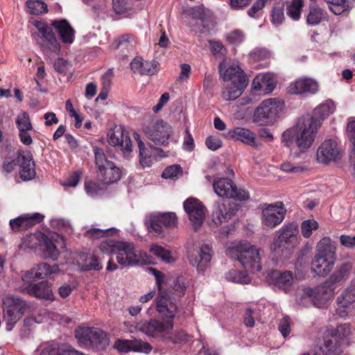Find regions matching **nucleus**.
I'll use <instances>...</instances> for the list:
<instances>
[{"instance_id": "nucleus-1", "label": "nucleus", "mask_w": 355, "mask_h": 355, "mask_svg": "<svg viewBox=\"0 0 355 355\" xmlns=\"http://www.w3.org/2000/svg\"><path fill=\"white\" fill-rule=\"evenodd\" d=\"M213 188L218 196L227 198L214 204L212 220L216 225H220L232 218L239 210V205L229 199L245 200L249 198V193L243 189H238L231 180L226 178L215 180Z\"/></svg>"}, {"instance_id": "nucleus-2", "label": "nucleus", "mask_w": 355, "mask_h": 355, "mask_svg": "<svg viewBox=\"0 0 355 355\" xmlns=\"http://www.w3.org/2000/svg\"><path fill=\"white\" fill-rule=\"evenodd\" d=\"M156 310L163 320L150 319L137 323L135 328L148 336L167 340L173 329V318L178 313L176 302L161 297L156 303Z\"/></svg>"}, {"instance_id": "nucleus-3", "label": "nucleus", "mask_w": 355, "mask_h": 355, "mask_svg": "<svg viewBox=\"0 0 355 355\" xmlns=\"http://www.w3.org/2000/svg\"><path fill=\"white\" fill-rule=\"evenodd\" d=\"M99 249L103 253L116 254L118 263L123 266L155 263L152 256L141 250H135V245L130 242L107 239L100 243Z\"/></svg>"}, {"instance_id": "nucleus-4", "label": "nucleus", "mask_w": 355, "mask_h": 355, "mask_svg": "<svg viewBox=\"0 0 355 355\" xmlns=\"http://www.w3.org/2000/svg\"><path fill=\"white\" fill-rule=\"evenodd\" d=\"M284 106V101L279 98L266 99L255 109L254 121L262 125H272L280 118Z\"/></svg>"}, {"instance_id": "nucleus-5", "label": "nucleus", "mask_w": 355, "mask_h": 355, "mask_svg": "<svg viewBox=\"0 0 355 355\" xmlns=\"http://www.w3.org/2000/svg\"><path fill=\"white\" fill-rule=\"evenodd\" d=\"M232 258L236 259L241 264L252 272L261 270L259 250L250 243H239L230 250Z\"/></svg>"}, {"instance_id": "nucleus-6", "label": "nucleus", "mask_w": 355, "mask_h": 355, "mask_svg": "<svg viewBox=\"0 0 355 355\" xmlns=\"http://www.w3.org/2000/svg\"><path fill=\"white\" fill-rule=\"evenodd\" d=\"M298 225L295 222L283 225L279 230V235L270 246L271 250L278 256L291 250L297 243Z\"/></svg>"}, {"instance_id": "nucleus-7", "label": "nucleus", "mask_w": 355, "mask_h": 355, "mask_svg": "<svg viewBox=\"0 0 355 355\" xmlns=\"http://www.w3.org/2000/svg\"><path fill=\"white\" fill-rule=\"evenodd\" d=\"M261 209V224L268 228H275L284 219L286 209L281 201L271 204L260 205Z\"/></svg>"}, {"instance_id": "nucleus-8", "label": "nucleus", "mask_w": 355, "mask_h": 355, "mask_svg": "<svg viewBox=\"0 0 355 355\" xmlns=\"http://www.w3.org/2000/svg\"><path fill=\"white\" fill-rule=\"evenodd\" d=\"M3 318L7 331H11L27 308L26 302L17 297H10L3 302Z\"/></svg>"}, {"instance_id": "nucleus-9", "label": "nucleus", "mask_w": 355, "mask_h": 355, "mask_svg": "<svg viewBox=\"0 0 355 355\" xmlns=\"http://www.w3.org/2000/svg\"><path fill=\"white\" fill-rule=\"evenodd\" d=\"M144 132L147 138L155 145L165 146L168 144L173 130L168 123L160 119L146 126Z\"/></svg>"}, {"instance_id": "nucleus-10", "label": "nucleus", "mask_w": 355, "mask_h": 355, "mask_svg": "<svg viewBox=\"0 0 355 355\" xmlns=\"http://www.w3.org/2000/svg\"><path fill=\"white\" fill-rule=\"evenodd\" d=\"M35 26L39 33L42 35L44 43L41 45V49L46 58L51 59L55 55H59L60 51V45L51 27L46 24L37 21Z\"/></svg>"}, {"instance_id": "nucleus-11", "label": "nucleus", "mask_w": 355, "mask_h": 355, "mask_svg": "<svg viewBox=\"0 0 355 355\" xmlns=\"http://www.w3.org/2000/svg\"><path fill=\"white\" fill-rule=\"evenodd\" d=\"M178 218L175 213L166 212L151 215L146 225L150 232L163 236L164 228H173L177 224Z\"/></svg>"}, {"instance_id": "nucleus-12", "label": "nucleus", "mask_w": 355, "mask_h": 355, "mask_svg": "<svg viewBox=\"0 0 355 355\" xmlns=\"http://www.w3.org/2000/svg\"><path fill=\"white\" fill-rule=\"evenodd\" d=\"M318 130L311 121L303 119L295 137V144L300 153H306L311 148Z\"/></svg>"}, {"instance_id": "nucleus-13", "label": "nucleus", "mask_w": 355, "mask_h": 355, "mask_svg": "<svg viewBox=\"0 0 355 355\" xmlns=\"http://www.w3.org/2000/svg\"><path fill=\"white\" fill-rule=\"evenodd\" d=\"M183 207L195 232H197L205 219L206 207L200 200L194 198H187L184 202Z\"/></svg>"}, {"instance_id": "nucleus-14", "label": "nucleus", "mask_w": 355, "mask_h": 355, "mask_svg": "<svg viewBox=\"0 0 355 355\" xmlns=\"http://www.w3.org/2000/svg\"><path fill=\"white\" fill-rule=\"evenodd\" d=\"M340 150L337 142L334 139L324 140L316 151L317 161L323 164H328L340 158Z\"/></svg>"}, {"instance_id": "nucleus-15", "label": "nucleus", "mask_w": 355, "mask_h": 355, "mask_svg": "<svg viewBox=\"0 0 355 355\" xmlns=\"http://www.w3.org/2000/svg\"><path fill=\"white\" fill-rule=\"evenodd\" d=\"M17 162L19 166V177L23 181L31 180L35 177V164L30 150H19Z\"/></svg>"}, {"instance_id": "nucleus-16", "label": "nucleus", "mask_w": 355, "mask_h": 355, "mask_svg": "<svg viewBox=\"0 0 355 355\" xmlns=\"http://www.w3.org/2000/svg\"><path fill=\"white\" fill-rule=\"evenodd\" d=\"M212 258V248L202 243L198 250H193L189 255L190 263L196 267L198 272L203 273Z\"/></svg>"}, {"instance_id": "nucleus-17", "label": "nucleus", "mask_w": 355, "mask_h": 355, "mask_svg": "<svg viewBox=\"0 0 355 355\" xmlns=\"http://www.w3.org/2000/svg\"><path fill=\"white\" fill-rule=\"evenodd\" d=\"M60 272L59 266L53 264L52 266L46 263H40L35 267L26 271L21 277L24 282L31 283L35 279H44L46 277L56 274Z\"/></svg>"}, {"instance_id": "nucleus-18", "label": "nucleus", "mask_w": 355, "mask_h": 355, "mask_svg": "<svg viewBox=\"0 0 355 355\" xmlns=\"http://www.w3.org/2000/svg\"><path fill=\"white\" fill-rule=\"evenodd\" d=\"M335 289L329 282L325 281L322 285L315 288H306L304 289V295L313 301L314 305L318 306L332 296Z\"/></svg>"}, {"instance_id": "nucleus-19", "label": "nucleus", "mask_w": 355, "mask_h": 355, "mask_svg": "<svg viewBox=\"0 0 355 355\" xmlns=\"http://www.w3.org/2000/svg\"><path fill=\"white\" fill-rule=\"evenodd\" d=\"M114 348L122 353L134 351L146 354H149L153 349L150 343L137 339H117L114 342Z\"/></svg>"}, {"instance_id": "nucleus-20", "label": "nucleus", "mask_w": 355, "mask_h": 355, "mask_svg": "<svg viewBox=\"0 0 355 355\" xmlns=\"http://www.w3.org/2000/svg\"><path fill=\"white\" fill-rule=\"evenodd\" d=\"M44 216L39 213L25 214L19 217L11 219L9 222L10 228L14 232L25 231L41 223Z\"/></svg>"}, {"instance_id": "nucleus-21", "label": "nucleus", "mask_w": 355, "mask_h": 355, "mask_svg": "<svg viewBox=\"0 0 355 355\" xmlns=\"http://www.w3.org/2000/svg\"><path fill=\"white\" fill-rule=\"evenodd\" d=\"M110 145L117 147L124 153L132 151V141L128 132L121 128L110 132L107 135Z\"/></svg>"}, {"instance_id": "nucleus-22", "label": "nucleus", "mask_w": 355, "mask_h": 355, "mask_svg": "<svg viewBox=\"0 0 355 355\" xmlns=\"http://www.w3.org/2000/svg\"><path fill=\"white\" fill-rule=\"evenodd\" d=\"M223 135L229 139L239 141L252 147L258 146L255 134L249 129L236 127L228 130Z\"/></svg>"}, {"instance_id": "nucleus-23", "label": "nucleus", "mask_w": 355, "mask_h": 355, "mask_svg": "<svg viewBox=\"0 0 355 355\" xmlns=\"http://www.w3.org/2000/svg\"><path fill=\"white\" fill-rule=\"evenodd\" d=\"M292 94H315L318 90V83L312 78H304L296 80L287 88Z\"/></svg>"}, {"instance_id": "nucleus-24", "label": "nucleus", "mask_w": 355, "mask_h": 355, "mask_svg": "<svg viewBox=\"0 0 355 355\" xmlns=\"http://www.w3.org/2000/svg\"><path fill=\"white\" fill-rule=\"evenodd\" d=\"M130 68L134 73L141 76H153L159 71L157 62L145 60L141 57L135 58L130 62Z\"/></svg>"}, {"instance_id": "nucleus-25", "label": "nucleus", "mask_w": 355, "mask_h": 355, "mask_svg": "<svg viewBox=\"0 0 355 355\" xmlns=\"http://www.w3.org/2000/svg\"><path fill=\"white\" fill-rule=\"evenodd\" d=\"M190 15L193 19H198L200 21L201 28L200 31L201 33L209 32L214 26V21L212 15L208 10L204 7L196 6L192 8L190 10Z\"/></svg>"}, {"instance_id": "nucleus-26", "label": "nucleus", "mask_w": 355, "mask_h": 355, "mask_svg": "<svg viewBox=\"0 0 355 355\" xmlns=\"http://www.w3.org/2000/svg\"><path fill=\"white\" fill-rule=\"evenodd\" d=\"M24 290L29 295L36 298L45 300L53 298L51 285L47 281H42L37 284L31 282Z\"/></svg>"}, {"instance_id": "nucleus-27", "label": "nucleus", "mask_w": 355, "mask_h": 355, "mask_svg": "<svg viewBox=\"0 0 355 355\" xmlns=\"http://www.w3.org/2000/svg\"><path fill=\"white\" fill-rule=\"evenodd\" d=\"M248 79L244 76L239 77L238 82H231L222 92V97L225 101H234L239 98L246 88Z\"/></svg>"}, {"instance_id": "nucleus-28", "label": "nucleus", "mask_w": 355, "mask_h": 355, "mask_svg": "<svg viewBox=\"0 0 355 355\" xmlns=\"http://www.w3.org/2000/svg\"><path fill=\"white\" fill-rule=\"evenodd\" d=\"M33 237L38 241L40 248L43 251L44 258L51 259L52 260L58 259L60 252L53 239H49L46 235L42 233L34 235Z\"/></svg>"}, {"instance_id": "nucleus-29", "label": "nucleus", "mask_w": 355, "mask_h": 355, "mask_svg": "<svg viewBox=\"0 0 355 355\" xmlns=\"http://www.w3.org/2000/svg\"><path fill=\"white\" fill-rule=\"evenodd\" d=\"M59 37L64 44H71L74 41L75 31L67 19L54 20L51 22Z\"/></svg>"}, {"instance_id": "nucleus-30", "label": "nucleus", "mask_w": 355, "mask_h": 355, "mask_svg": "<svg viewBox=\"0 0 355 355\" xmlns=\"http://www.w3.org/2000/svg\"><path fill=\"white\" fill-rule=\"evenodd\" d=\"M354 327L349 323H343L336 326V328L328 329L329 335L334 338V342H338L341 345V342H346L349 345V340L351 338Z\"/></svg>"}, {"instance_id": "nucleus-31", "label": "nucleus", "mask_w": 355, "mask_h": 355, "mask_svg": "<svg viewBox=\"0 0 355 355\" xmlns=\"http://www.w3.org/2000/svg\"><path fill=\"white\" fill-rule=\"evenodd\" d=\"M157 152L164 153L162 148L154 147L151 144L146 146L142 141H139V163L143 168L151 166L153 157L155 156Z\"/></svg>"}, {"instance_id": "nucleus-32", "label": "nucleus", "mask_w": 355, "mask_h": 355, "mask_svg": "<svg viewBox=\"0 0 355 355\" xmlns=\"http://www.w3.org/2000/svg\"><path fill=\"white\" fill-rule=\"evenodd\" d=\"M268 280L270 284L286 290L291 285L293 273L291 271L282 272L276 270H272L268 275Z\"/></svg>"}, {"instance_id": "nucleus-33", "label": "nucleus", "mask_w": 355, "mask_h": 355, "mask_svg": "<svg viewBox=\"0 0 355 355\" xmlns=\"http://www.w3.org/2000/svg\"><path fill=\"white\" fill-rule=\"evenodd\" d=\"M121 169L114 162L98 170V176L105 184L116 182L121 178Z\"/></svg>"}, {"instance_id": "nucleus-34", "label": "nucleus", "mask_w": 355, "mask_h": 355, "mask_svg": "<svg viewBox=\"0 0 355 355\" xmlns=\"http://www.w3.org/2000/svg\"><path fill=\"white\" fill-rule=\"evenodd\" d=\"M315 257L324 259L327 261H335V248L328 237L322 239L317 245Z\"/></svg>"}, {"instance_id": "nucleus-35", "label": "nucleus", "mask_w": 355, "mask_h": 355, "mask_svg": "<svg viewBox=\"0 0 355 355\" xmlns=\"http://www.w3.org/2000/svg\"><path fill=\"white\" fill-rule=\"evenodd\" d=\"M332 112V107L329 103H323L315 108L311 116H308L304 118V119L311 121L313 125L319 128L324 119Z\"/></svg>"}, {"instance_id": "nucleus-36", "label": "nucleus", "mask_w": 355, "mask_h": 355, "mask_svg": "<svg viewBox=\"0 0 355 355\" xmlns=\"http://www.w3.org/2000/svg\"><path fill=\"white\" fill-rule=\"evenodd\" d=\"M352 265L350 263H343L339 268L336 270L327 280L331 286L336 289L337 286L341 284L348 277L351 270Z\"/></svg>"}, {"instance_id": "nucleus-37", "label": "nucleus", "mask_w": 355, "mask_h": 355, "mask_svg": "<svg viewBox=\"0 0 355 355\" xmlns=\"http://www.w3.org/2000/svg\"><path fill=\"white\" fill-rule=\"evenodd\" d=\"M109 343L110 338L107 333L100 329L94 328L89 349L96 352L103 351Z\"/></svg>"}, {"instance_id": "nucleus-38", "label": "nucleus", "mask_w": 355, "mask_h": 355, "mask_svg": "<svg viewBox=\"0 0 355 355\" xmlns=\"http://www.w3.org/2000/svg\"><path fill=\"white\" fill-rule=\"evenodd\" d=\"M343 352L342 346L331 338H325L322 346L315 352V355H340Z\"/></svg>"}, {"instance_id": "nucleus-39", "label": "nucleus", "mask_w": 355, "mask_h": 355, "mask_svg": "<svg viewBox=\"0 0 355 355\" xmlns=\"http://www.w3.org/2000/svg\"><path fill=\"white\" fill-rule=\"evenodd\" d=\"M94 328L78 327L75 329L74 335L80 347L89 349Z\"/></svg>"}, {"instance_id": "nucleus-40", "label": "nucleus", "mask_w": 355, "mask_h": 355, "mask_svg": "<svg viewBox=\"0 0 355 355\" xmlns=\"http://www.w3.org/2000/svg\"><path fill=\"white\" fill-rule=\"evenodd\" d=\"M252 87L256 91L270 93L275 87V83L268 75L257 76L252 81Z\"/></svg>"}, {"instance_id": "nucleus-41", "label": "nucleus", "mask_w": 355, "mask_h": 355, "mask_svg": "<svg viewBox=\"0 0 355 355\" xmlns=\"http://www.w3.org/2000/svg\"><path fill=\"white\" fill-rule=\"evenodd\" d=\"M334 265V262L314 257L312 262V270L318 275L326 276L333 269Z\"/></svg>"}, {"instance_id": "nucleus-42", "label": "nucleus", "mask_w": 355, "mask_h": 355, "mask_svg": "<svg viewBox=\"0 0 355 355\" xmlns=\"http://www.w3.org/2000/svg\"><path fill=\"white\" fill-rule=\"evenodd\" d=\"M220 74H223V78L225 81L238 82L239 77L244 76L248 78L243 71L237 65H232L227 67L223 73L221 65L219 67Z\"/></svg>"}, {"instance_id": "nucleus-43", "label": "nucleus", "mask_w": 355, "mask_h": 355, "mask_svg": "<svg viewBox=\"0 0 355 355\" xmlns=\"http://www.w3.org/2000/svg\"><path fill=\"white\" fill-rule=\"evenodd\" d=\"M71 347L68 344H51L42 349L41 355H70Z\"/></svg>"}, {"instance_id": "nucleus-44", "label": "nucleus", "mask_w": 355, "mask_h": 355, "mask_svg": "<svg viewBox=\"0 0 355 355\" xmlns=\"http://www.w3.org/2000/svg\"><path fill=\"white\" fill-rule=\"evenodd\" d=\"M355 302V286H350L345 290L336 300L337 304L343 308H348Z\"/></svg>"}, {"instance_id": "nucleus-45", "label": "nucleus", "mask_w": 355, "mask_h": 355, "mask_svg": "<svg viewBox=\"0 0 355 355\" xmlns=\"http://www.w3.org/2000/svg\"><path fill=\"white\" fill-rule=\"evenodd\" d=\"M150 271L155 276L156 280V285L158 290V295L156 300V302L161 297H163L166 299H169L170 301L175 302V299L169 296L165 291L163 290L162 285L164 283V274L154 268H150Z\"/></svg>"}, {"instance_id": "nucleus-46", "label": "nucleus", "mask_w": 355, "mask_h": 355, "mask_svg": "<svg viewBox=\"0 0 355 355\" xmlns=\"http://www.w3.org/2000/svg\"><path fill=\"white\" fill-rule=\"evenodd\" d=\"M92 151L94 155V163L98 170L107 166V164L113 163L107 159L102 148L94 146L92 147Z\"/></svg>"}, {"instance_id": "nucleus-47", "label": "nucleus", "mask_w": 355, "mask_h": 355, "mask_svg": "<svg viewBox=\"0 0 355 355\" xmlns=\"http://www.w3.org/2000/svg\"><path fill=\"white\" fill-rule=\"evenodd\" d=\"M28 12L40 15L47 12V5L40 0H28L26 3Z\"/></svg>"}, {"instance_id": "nucleus-48", "label": "nucleus", "mask_w": 355, "mask_h": 355, "mask_svg": "<svg viewBox=\"0 0 355 355\" xmlns=\"http://www.w3.org/2000/svg\"><path fill=\"white\" fill-rule=\"evenodd\" d=\"M103 266L100 263L98 257L94 254H87L85 255L82 269L84 270H100Z\"/></svg>"}, {"instance_id": "nucleus-49", "label": "nucleus", "mask_w": 355, "mask_h": 355, "mask_svg": "<svg viewBox=\"0 0 355 355\" xmlns=\"http://www.w3.org/2000/svg\"><path fill=\"white\" fill-rule=\"evenodd\" d=\"M329 10L336 15H339L349 8L347 0H324Z\"/></svg>"}, {"instance_id": "nucleus-50", "label": "nucleus", "mask_w": 355, "mask_h": 355, "mask_svg": "<svg viewBox=\"0 0 355 355\" xmlns=\"http://www.w3.org/2000/svg\"><path fill=\"white\" fill-rule=\"evenodd\" d=\"M227 280L233 282L247 284L250 282V277L246 271H239L237 270H230L225 274Z\"/></svg>"}, {"instance_id": "nucleus-51", "label": "nucleus", "mask_w": 355, "mask_h": 355, "mask_svg": "<svg viewBox=\"0 0 355 355\" xmlns=\"http://www.w3.org/2000/svg\"><path fill=\"white\" fill-rule=\"evenodd\" d=\"M303 6L302 0H292L286 8V14L293 20H298L301 16V10Z\"/></svg>"}, {"instance_id": "nucleus-52", "label": "nucleus", "mask_w": 355, "mask_h": 355, "mask_svg": "<svg viewBox=\"0 0 355 355\" xmlns=\"http://www.w3.org/2000/svg\"><path fill=\"white\" fill-rule=\"evenodd\" d=\"M150 252L166 263H171L173 261L171 252L159 245H153Z\"/></svg>"}, {"instance_id": "nucleus-53", "label": "nucleus", "mask_w": 355, "mask_h": 355, "mask_svg": "<svg viewBox=\"0 0 355 355\" xmlns=\"http://www.w3.org/2000/svg\"><path fill=\"white\" fill-rule=\"evenodd\" d=\"M322 10L318 6H312L310 8L309 12L306 17L308 24L315 26L318 24L322 18Z\"/></svg>"}, {"instance_id": "nucleus-54", "label": "nucleus", "mask_w": 355, "mask_h": 355, "mask_svg": "<svg viewBox=\"0 0 355 355\" xmlns=\"http://www.w3.org/2000/svg\"><path fill=\"white\" fill-rule=\"evenodd\" d=\"M319 227L318 223L313 219L304 220L301 224V232L302 236L309 239L312 235L313 231L318 230Z\"/></svg>"}, {"instance_id": "nucleus-55", "label": "nucleus", "mask_w": 355, "mask_h": 355, "mask_svg": "<svg viewBox=\"0 0 355 355\" xmlns=\"http://www.w3.org/2000/svg\"><path fill=\"white\" fill-rule=\"evenodd\" d=\"M16 125L19 132H22L23 130H31L33 129L29 115L26 112H24L22 114L17 116L16 119Z\"/></svg>"}, {"instance_id": "nucleus-56", "label": "nucleus", "mask_w": 355, "mask_h": 355, "mask_svg": "<svg viewBox=\"0 0 355 355\" xmlns=\"http://www.w3.org/2000/svg\"><path fill=\"white\" fill-rule=\"evenodd\" d=\"M182 173V169L180 165L175 164L167 166L162 172V177L165 179L177 177Z\"/></svg>"}, {"instance_id": "nucleus-57", "label": "nucleus", "mask_w": 355, "mask_h": 355, "mask_svg": "<svg viewBox=\"0 0 355 355\" xmlns=\"http://www.w3.org/2000/svg\"><path fill=\"white\" fill-rule=\"evenodd\" d=\"M210 49L215 57H220L225 55L226 49L225 46L218 41L209 40Z\"/></svg>"}, {"instance_id": "nucleus-58", "label": "nucleus", "mask_w": 355, "mask_h": 355, "mask_svg": "<svg viewBox=\"0 0 355 355\" xmlns=\"http://www.w3.org/2000/svg\"><path fill=\"white\" fill-rule=\"evenodd\" d=\"M187 287V284L184 277H178L173 282L175 294L180 297L184 294Z\"/></svg>"}, {"instance_id": "nucleus-59", "label": "nucleus", "mask_w": 355, "mask_h": 355, "mask_svg": "<svg viewBox=\"0 0 355 355\" xmlns=\"http://www.w3.org/2000/svg\"><path fill=\"white\" fill-rule=\"evenodd\" d=\"M296 132L293 130H286L282 135V142L284 146L290 148L295 144Z\"/></svg>"}, {"instance_id": "nucleus-60", "label": "nucleus", "mask_w": 355, "mask_h": 355, "mask_svg": "<svg viewBox=\"0 0 355 355\" xmlns=\"http://www.w3.org/2000/svg\"><path fill=\"white\" fill-rule=\"evenodd\" d=\"M278 329L284 338L289 335L291 332V319L289 317L284 316L279 321Z\"/></svg>"}, {"instance_id": "nucleus-61", "label": "nucleus", "mask_w": 355, "mask_h": 355, "mask_svg": "<svg viewBox=\"0 0 355 355\" xmlns=\"http://www.w3.org/2000/svg\"><path fill=\"white\" fill-rule=\"evenodd\" d=\"M346 133L350 144L349 148H355V120L350 121L347 123Z\"/></svg>"}, {"instance_id": "nucleus-62", "label": "nucleus", "mask_w": 355, "mask_h": 355, "mask_svg": "<svg viewBox=\"0 0 355 355\" xmlns=\"http://www.w3.org/2000/svg\"><path fill=\"white\" fill-rule=\"evenodd\" d=\"M280 168L282 171L291 173H300L306 169L301 166H294L291 162H284L281 164Z\"/></svg>"}, {"instance_id": "nucleus-63", "label": "nucleus", "mask_w": 355, "mask_h": 355, "mask_svg": "<svg viewBox=\"0 0 355 355\" xmlns=\"http://www.w3.org/2000/svg\"><path fill=\"white\" fill-rule=\"evenodd\" d=\"M244 35L240 30H234L227 35V41L232 44H239L243 42Z\"/></svg>"}, {"instance_id": "nucleus-64", "label": "nucleus", "mask_w": 355, "mask_h": 355, "mask_svg": "<svg viewBox=\"0 0 355 355\" xmlns=\"http://www.w3.org/2000/svg\"><path fill=\"white\" fill-rule=\"evenodd\" d=\"M205 144L211 150H216L222 146L221 140L215 136H209L206 139Z\"/></svg>"}]
</instances>
